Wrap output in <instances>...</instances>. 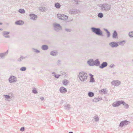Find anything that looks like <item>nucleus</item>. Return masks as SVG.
Instances as JSON below:
<instances>
[{"label":"nucleus","instance_id":"f257e3e1","mask_svg":"<svg viewBox=\"0 0 133 133\" xmlns=\"http://www.w3.org/2000/svg\"><path fill=\"white\" fill-rule=\"evenodd\" d=\"M78 76L79 79L82 81L86 80L87 78V74L83 72H80Z\"/></svg>","mask_w":133,"mask_h":133},{"label":"nucleus","instance_id":"f03ea898","mask_svg":"<svg viewBox=\"0 0 133 133\" xmlns=\"http://www.w3.org/2000/svg\"><path fill=\"white\" fill-rule=\"evenodd\" d=\"M121 104H122L123 105H125L126 108H128V105L126 104L123 101H118L116 102H114L112 104L113 106L114 107H117L120 105Z\"/></svg>","mask_w":133,"mask_h":133},{"label":"nucleus","instance_id":"7ed1b4c3","mask_svg":"<svg viewBox=\"0 0 133 133\" xmlns=\"http://www.w3.org/2000/svg\"><path fill=\"white\" fill-rule=\"evenodd\" d=\"M92 31L96 34L101 35H102V32L99 29L92 28Z\"/></svg>","mask_w":133,"mask_h":133},{"label":"nucleus","instance_id":"20e7f679","mask_svg":"<svg viewBox=\"0 0 133 133\" xmlns=\"http://www.w3.org/2000/svg\"><path fill=\"white\" fill-rule=\"evenodd\" d=\"M58 17L60 19L62 20H65L68 19V17L65 15L63 14H58L57 15Z\"/></svg>","mask_w":133,"mask_h":133},{"label":"nucleus","instance_id":"39448f33","mask_svg":"<svg viewBox=\"0 0 133 133\" xmlns=\"http://www.w3.org/2000/svg\"><path fill=\"white\" fill-rule=\"evenodd\" d=\"M9 80L10 83L15 82L16 80V78L14 76H11L9 78Z\"/></svg>","mask_w":133,"mask_h":133},{"label":"nucleus","instance_id":"423d86ee","mask_svg":"<svg viewBox=\"0 0 133 133\" xmlns=\"http://www.w3.org/2000/svg\"><path fill=\"white\" fill-rule=\"evenodd\" d=\"M110 45L112 47H116L118 46V44L115 42H112L109 43Z\"/></svg>","mask_w":133,"mask_h":133},{"label":"nucleus","instance_id":"0eeeda50","mask_svg":"<svg viewBox=\"0 0 133 133\" xmlns=\"http://www.w3.org/2000/svg\"><path fill=\"white\" fill-rule=\"evenodd\" d=\"M112 85L115 86H118L120 84V82L118 81H113L112 82Z\"/></svg>","mask_w":133,"mask_h":133},{"label":"nucleus","instance_id":"6e6552de","mask_svg":"<svg viewBox=\"0 0 133 133\" xmlns=\"http://www.w3.org/2000/svg\"><path fill=\"white\" fill-rule=\"evenodd\" d=\"M107 65V63L106 62H103L102 64L99 66L100 68H103L106 66Z\"/></svg>","mask_w":133,"mask_h":133},{"label":"nucleus","instance_id":"1a4fd4ad","mask_svg":"<svg viewBox=\"0 0 133 133\" xmlns=\"http://www.w3.org/2000/svg\"><path fill=\"white\" fill-rule=\"evenodd\" d=\"M88 64L90 66H93L94 65V61L92 60H90L88 61Z\"/></svg>","mask_w":133,"mask_h":133},{"label":"nucleus","instance_id":"9d476101","mask_svg":"<svg viewBox=\"0 0 133 133\" xmlns=\"http://www.w3.org/2000/svg\"><path fill=\"white\" fill-rule=\"evenodd\" d=\"M30 16H31L30 18L32 19H35L37 18V16L33 14H31L30 15Z\"/></svg>","mask_w":133,"mask_h":133},{"label":"nucleus","instance_id":"9b49d317","mask_svg":"<svg viewBox=\"0 0 133 133\" xmlns=\"http://www.w3.org/2000/svg\"><path fill=\"white\" fill-rule=\"evenodd\" d=\"M128 123V122L126 121H124L121 122L120 124V126L121 127H122L123 126L126 125Z\"/></svg>","mask_w":133,"mask_h":133},{"label":"nucleus","instance_id":"f8f14e48","mask_svg":"<svg viewBox=\"0 0 133 133\" xmlns=\"http://www.w3.org/2000/svg\"><path fill=\"white\" fill-rule=\"evenodd\" d=\"M24 23L21 20H19L16 21L15 22V24H16L19 25H21L23 24Z\"/></svg>","mask_w":133,"mask_h":133},{"label":"nucleus","instance_id":"ddd939ff","mask_svg":"<svg viewBox=\"0 0 133 133\" xmlns=\"http://www.w3.org/2000/svg\"><path fill=\"white\" fill-rule=\"evenodd\" d=\"M60 91L62 93L65 92L66 91V90L65 88L64 87H61L60 90Z\"/></svg>","mask_w":133,"mask_h":133},{"label":"nucleus","instance_id":"4468645a","mask_svg":"<svg viewBox=\"0 0 133 133\" xmlns=\"http://www.w3.org/2000/svg\"><path fill=\"white\" fill-rule=\"evenodd\" d=\"M117 34L116 31H115L113 34L112 37L113 38H116L117 37Z\"/></svg>","mask_w":133,"mask_h":133},{"label":"nucleus","instance_id":"2eb2a0df","mask_svg":"<svg viewBox=\"0 0 133 133\" xmlns=\"http://www.w3.org/2000/svg\"><path fill=\"white\" fill-rule=\"evenodd\" d=\"M94 65H99L100 63L98 60H96L95 61H94Z\"/></svg>","mask_w":133,"mask_h":133},{"label":"nucleus","instance_id":"dca6fc26","mask_svg":"<svg viewBox=\"0 0 133 133\" xmlns=\"http://www.w3.org/2000/svg\"><path fill=\"white\" fill-rule=\"evenodd\" d=\"M106 92V90L105 89H103L99 91V92L101 94H104Z\"/></svg>","mask_w":133,"mask_h":133},{"label":"nucleus","instance_id":"f3484780","mask_svg":"<svg viewBox=\"0 0 133 133\" xmlns=\"http://www.w3.org/2000/svg\"><path fill=\"white\" fill-rule=\"evenodd\" d=\"M48 48V47L46 45H43L42 46V49L44 50H47Z\"/></svg>","mask_w":133,"mask_h":133},{"label":"nucleus","instance_id":"a211bd4d","mask_svg":"<svg viewBox=\"0 0 133 133\" xmlns=\"http://www.w3.org/2000/svg\"><path fill=\"white\" fill-rule=\"evenodd\" d=\"M63 84L65 85H67L68 83V82L66 80H64L63 81Z\"/></svg>","mask_w":133,"mask_h":133},{"label":"nucleus","instance_id":"6ab92c4d","mask_svg":"<svg viewBox=\"0 0 133 133\" xmlns=\"http://www.w3.org/2000/svg\"><path fill=\"white\" fill-rule=\"evenodd\" d=\"M90 81L91 82H93L94 81V79L93 78V76L91 74H90Z\"/></svg>","mask_w":133,"mask_h":133},{"label":"nucleus","instance_id":"aec40b11","mask_svg":"<svg viewBox=\"0 0 133 133\" xmlns=\"http://www.w3.org/2000/svg\"><path fill=\"white\" fill-rule=\"evenodd\" d=\"M88 95L89 97H91L94 96V94L92 92H90L88 93Z\"/></svg>","mask_w":133,"mask_h":133},{"label":"nucleus","instance_id":"412c9836","mask_svg":"<svg viewBox=\"0 0 133 133\" xmlns=\"http://www.w3.org/2000/svg\"><path fill=\"white\" fill-rule=\"evenodd\" d=\"M55 6L57 8H59L60 7V5L58 3H56L55 4Z\"/></svg>","mask_w":133,"mask_h":133},{"label":"nucleus","instance_id":"4be33fe9","mask_svg":"<svg viewBox=\"0 0 133 133\" xmlns=\"http://www.w3.org/2000/svg\"><path fill=\"white\" fill-rule=\"evenodd\" d=\"M19 12L21 13H24L25 11L24 9H21L19 10Z\"/></svg>","mask_w":133,"mask_h":133},{"label":"nucleus","instance_id":"5701e85b","mask_svg":"<svg viewBox=\"0 0 133 133\" xmlns=\"http://www.w3.org/2000/svg\"><path fill=\"white\" fill-rule=\"evenodd\" d=\"M129 35L130 37H133V31L130 32L129 33Z\"/></svg>","mask_w":133,"mask_h":133},{"label":"nucleus","instance_id":"b1692460","mask_svg":"<svg viewBox=\"0 0 133 133\" xmlns=\"http://www.w3.org/2000/svg\"><path fill=\"white\" fill-rule=\"evenodd\" d=\"M105 31L107 33V37H109V36L110 35V33L107 30L105 29Z\"/></svg>","mask_w":133,"mask_h":133},{"label":"nucleus","instance_id":"393cba45","mask_svg":"<svg viewBox=\"0 0 133 133\" xmlns=\"http://www.w3.org/2000/svg\"><path fill=\"white\" fill-rule=\"evenodd\" d=\"M61 73L62 74V75H65V76L66 75H67L66 73L64 71H61Z\"/></svg>","mask_w":133,"mask_h":133},{"label":"nucleus","instance_id":"a878e982","mask_svg":"<svg viewBox=\"0 0 133 133\" xmlns=\"http://www.w3.org/2000/svg\"><path fill=\"white\" fill-rule=\"evenodd\" d=\"M54 25L55 27H58L59 28H61V27L60 26V25L59 24H54Z\"/></svg>","mask_w":133,"mask_h":133},{"label":"nucleus","instance_id":"bb28decb","mask_svg":"<svg viewBox=\"0 0 133 133\" xmlns=\"http://www.w3.org/2000/svg\"><path fill=\"white\" fill-rule=\"evenodd\" d=\"M103 16V15L101 13H99L98 14V17L100 18H102V17Z\"/></svg>","mask_w":133,"mask_h":133},{"label":"nucleus","instance_id":"cd10ccee","mask_svg":"<svg viewBox=\"0 0 133 133\" xmlns=\"http://www.w3.org/2000/svg\"><path fill=\"white\" fill-rule=\"evenodd\" d=\"M26 68L25 67H22L20 69V70L22 71H24L26 70Z\"/></svg>","mask_w":133,"mask_h":133},{"label":"nucleus","instance_id":"c85d7f7f","mask_svg":"<svg viewBox=\"0 0 133 133\" xmlns=\"http://www.w3.org/2000/svg\"><path fill=\"white\" fill-rule=\"evenodd\" d=\"M9 34V32L6 31H5L4 32L3 34L4 35H8Z\"/></svg>","mask_w":133,"mask_h":133},{"label":"nucleus","instance_id":"c756f323","mask_svg":"<svg viewBox=\"0 0 133 133\" xmlns=\"http://www.w3.org/2000/svg\"><path fill=\"white\" fill-rule=\"evenodd\" d=\"M4 56V54H0V57L1 58L3 57Z\"/></svg>","mask_w":133,"mask_h":133},{"label":"nucleus","instance_id":"7c9ffc66","mask_svg":"<svg viewBox=\"0 0 133 133\" xmlns=\"http://www.w3.org/2000/svg\"><path fill=\"white\" fill-rule=\"evenodd\" d=\"M60 76V75H55V77L57 78H58Z\"/></svg>","mask_w":133,"mask_h":133},{"label":"nucleus","instance_id":"2f4dec72","mask_svg":"<svg viewBox=\"0 0 133 133\" xmlns=\"http://www.w3.org/2000/svg\"><path fill=\"white\" fill-rule=\"evenodd\" d=\"M24 127L21 128L20 129V130L21 131H23L24 130Z\"/></svg>","mask_w":133,"mask_h":133},{"label":"nucleus","instance_id":"473e14b6","mask_svg":"<svg viewBox=\"0 0 133 133\" xmlns=\"http://www.w3.org/2000/svg\"><path fill=\"white\" fill-rule=\"evenodd\" d=\"M33 92L34 93L36 94L37 93V91L35 89H34L33 90Z\"/></svg>","mask_w":133,"mask_h":133},{"label":"nucleus","instance_id":"72a5a7b5","mask_svg":"<svg viewBox=\"0 0 133 133\" xmlns=\"http://www.w3.org/2000/svg\"><path fill=\"white\" fill-rule=\"evenodd\" d=\"M5 97L6 98H7V99H9V98H10V97L9 96H7V95H5Z\"/></svg>","mask_w":133,"mask_h":133},{"label":"nucleus","instance_id":"f704fd0d","mask_svg":"<svg viewBox=\"0 0 133 133\" xmlns=\"http://www.w3.org/2000/svg\"><path fill=\"white\" fill-rule=\"evenodd\" d=\"M54 54H55V53L54 52H52L51 53V54L52 55H54Z\"/></svg>","mask_w":133,"mask_h":133},{"label":"nucleus","instance_id":"c9c22d12","mask_svg":"<svg viewBox=\"0 0 133 133\" xmlns=\"http://www.w3.org/2000/svg\"><path fill=\"white\" fill-rule=\"evenodd\" d=\"M69 133H73L72 132H69Z\"/></svg>","mask_w":133,"mask_h":133},{"label":"nucleus","instance_id":"e433bc0d","mask_svg":"<svg viewBox=\"0 0 133 133\" xmlns=\"http://www.w3.org/2000/svg\"><path fill=\"white\" fill-rule=\"evenodd\" d=\"M2 24V23H0V25H1Z\"/></svg>","mask_w":133,"mask_h":133}]
</instances>
